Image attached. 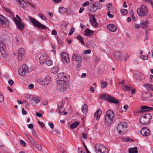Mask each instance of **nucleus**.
Instances as JSON below:
<instances>
[{"mask_svg": "<svg viewBox=\"0 0 153 153\" xmlns=\"http://www.w3.org/2000/svg\"><path fill=\"white\" fill-rule=\"evenodd\" d=\"M114 112L111 110H108L106 112L105 117L104 123L105 125H110L113 122L114 118Z\"/></svg>", "mask_w": 153, "mask_h": 153, "instance_id": "nucleus-1", "label": "nucleus"}, {"mask_svg": "<svg viewBox=\"0 0 153 153\" xmlns=\"http://www.w3.org/2000/svg\"><path fill=\"white\" fill-rule=\"evenodd\" d=\"M151 118L152 115L148 113L143 115L140 118L139 121L141 124L146 125L149 122Z\"/></svg>", "mask_w": 153, "mask_h": 153, "instance_id": "nucleus-2", "label": "nucleus"}, {"mask_svg": "<svg viewBox=\"0 0 153 153\" xmlns=\"http://www.w3.org/2000/svg\"><path fill=\"white\" fill-rule=\"evenodd\" d=\"M100 97L101 98L111 102L115 104H118L119 103L118 100L114 98L109 94H102L100 96Z\"/></svg>", "mask_w": 153, "mask_h": 153, "instance_id": "nucleus-3", "label": "nucleus"}, {"mask_svg": "<svg viewBox=\"0 0 153 153\" xmlns=\"http://www.w3.org/2000/svg\"><path fill=\"white\" fill-rule=\"evenodd\" d=\"M127 123L125 122H120L117 127V130L119 133L124 134L126 132V128L127 126Z\"/></svg>", "mask_w": 153, "mask_h": 153, "instance_id": "nucleus-4", "label": "nucleus"}, {"mask_svg": "<svg viewBox=\"0 0 153 153\" xmlns=\"http://www.w3.org/2000/svg\"><path fill=\"white\" fill-rule=\"evenodd\" d=\"M95 149L97 152L100 153H108V149L104 146L100 144L95 145Z\"/></svg>", "mask_w": 153, "mask_h": 153, "instance_id": "nucleus-5", "label": "nucleus"}, {"mask_svg": "<svg viewBox=\"0 0 153 153\" xmlns=\"http://www.w3.org/2000/svg\"><path fill=\"white\" fill-rule=\"evenodd\" d=\"M148 10L145 5H142L137 10L138 16H146L148 15Z\"/></svg>", "mask_w": 153, "mask_h": 153, "instance_id": "nucleus-6", "label": "nucleus"}, {"mask_svg": "<svg viewBox=\"0 0 153 153\" xmlns=\"http://www.w3.org/2000/svg\"><path fill=\"white\" fill-rule=\"evenodd\" d=\"M29 18L30 19V20L32 24L37 27L41 28L42 29L44 30L48 29V28L46 26L42 24L35 19L31 17H30Z\"/></svg>", "mask_w": 153, "mask_h": 153, "instance_id": "nucleus-7", "label": "nucleus"}, {"mask_svg": "<svg viewBox=\"0 0 153 153\" xmlns=\"http://www.w3.org/2000/svg\"><path fill=\"white\" fill-rule=\"evenodd\" d=\"M57 77L56 80L57 84H61L65 82V81L66 79V76L64 75L63 73L58 74L57 75Z\"/></svg>", "mask_w": 153, "mask_h": 153, "instance_id": "nucleus-8", "label": "nucleus"}, {"mask_svg": "<svg viewBox=\"0 0 153 153\" xmlns=\"http://www.w3.org/2000/svg\"><path fill=\"white\" fill-rule=\"evenodd\" d=\"M19 74L21 76H24L29 72V69L26 64H23L19 70Z\"/></svg>", "mask_w": 153, "mask_h": 153, "instance_id": "nucleus-9", "label": "nucleus"}, {"mask_svg": "<svg viewBox=\"0 0 153 153\" xmlns=\"http://www.w3.org/2000/svg\"><path fill=\"white\" fill-rule=\"evenodd\" d=\"M0 23L5 27H7L9 26V22L8 20L1 15H0Z\"/></svg>", "mask_w": 153, "mask_h": 153, "instance_id": "nucleus-10", "label": "nucleus"}, {"mask_svg": "<svg viewBox=\"0 0 153 153\" xmlns=\"http://www.w3.org/2000/svg\"><path fill=\"white\" fill-rule=\"evenodd\" d=\"M13 21L15 22L17 28L20 30L23 29L25 27L24 24L22 23V21H18L15 17L13 18Z\"/></svg>", "mask_w": 153, "mask_h": 153, "instance_id": "nucleus-11", "label": "nucleus"}, {"mask_svg": "<svg viewBox=\"0 0 153 153\" xmlns=\"http://www.w3.org/2000/svg\"><path fill=\"white\" fill-rule=\"evenodd\" d=\"M61 57L62 61L64 63H68L70 62L69 56L67 53H62L61 54Z\"/></svg>", "mask_w": 153, "mask_h": 153, "instance_id": "nucleus-12", "label": "nucleus"}, {"mask_svg": "<svg viewBox=\"0 0 153 153\" xmlns=\"http://www.w3.org/2000/svg\"><path fill=\"white\" fill-rule=\"evenodd\" d=\"M140 110L137 111V113L138 114L141 112L148 111L153 110V108L147 106H143L140 107Z\"/></svg>", "mask_w": 153, "mask_h": 153, "instance_id": "nucleus-13", "label": "nucleus"}, {"mask_svg": "<svg viewBox=\"0 0 153 153\" xmlns=\"http://www.w3.org/2000/svg\"><path fill=\"white\" fill-rule=\"evenodd\" d=\"M25 52L23 48H19L18 51V58L19 61H21L22 59V56H24Z\"/></svg>", "mask_w": 153, "mask_h": 153, "instance_id": "nucleus-14", "label": "nucleus"}, {"mask_svg": "<svg viewBox=\"0 0 153 153\" xmlns=\"http://www.w3.org/2000/svg\"><path fill=\"white\" fill-rule=\"evenodd\" d=\"M73 59L76 61V63H81L82 61V58L77 53H75L72 56Z\"/></svg>", "mask_w": 153, "mask_h": 153, "instance_id": "nucleus-15", "label": "nucleus"}, {"mask_svg": "<svg viewBox=\"0 0 153 153\" xmlns=\"http://www.w3.org/2000/svg\"><path fill=\"white\" fill-rule=\"evenodd\" d=\"M48 56L47 54H44L42 55L39 58V62L41 64H44L45 62L48 59Z\"/></svg>", "mask_w": 153, "mask_h": 153, "instance_id": "nucleus-16", "label": "nucleus"}, {"mask_svg": "<svg viewBox=\"0 0 153 153\" xmlns=\"http://www.w3.org/2000/svg\"><path fill=\"white\" fill-rule=\"evenodd\" d=\"M149 131L146 127H144L141 129L140 131L141 134L144 136H147L149 135Z\"/></svg>", "mask_w": 153, "mask_h": 153, "instance_id": "nucleus-17", "label": "nucleus"}, {"mask_svg": "<svg viewBox=\"0 0 153 153\" xmlns=\"http://www.w3.org/2000/svg\"><path fill=\"white\" fill-rule=\"evenodd\" d=\"M50 81V77L49 76H47L45 79H42L41 84L43 85H48Z\"/></svg>", "mask_w": 153, "mask_h": 153, "instance_id": "nucleus-18", "label": "nucleus"}, {"mask_svg": "<svg viewBox=\"0 0 153 153\" xmlns=\"http://www.w3.org/2000/svg\"><path fill=\"white\" fill-rule=\"evenodd\" d=\"M91 24L93 26L95 27H97L98 24L96 22V19L94 15H92L91 16V19L90 20Z\"/></svg>", "mask_w": 153, "mask_h": 153, "instance_id": "nucleus-19", "label": "nucleus"}, {"mask_svg": "<svg viewBox=\"0 0 153 153\" xmlns=\"http://www.w3.org/2000/svg\"><path fill=\"white\" fill-rule=\"evenodd\" d=\"M102 111L100 109H98L96 111L95 113L94 114V117H96V119L98 121L99 120L100 116L102 114Z\"/></svg>", "mask_w": 153, "mask_h": 153, "instance_id": "nucleus-20", "label": "nucleus"}, {"mask_svg": "<svg viewBox=\"0 0 153 153\" xmlns=\"http://www.w3.org/2000/svg\"><path fill=\"white\" fill-rule=\"evenodd\" d=\"M107 28L110 31L114 32L117 29L116 27L113 24H109L107 25Z\"/></svg>", "mask_w": 153, "mask_h": 153, "instance_id": "nucleus-21", "label": "nucleus"}, {"mask_svg": "<svg viewBox=\"0 0 153 153\" xmlns=\"http://www.w3.org/2000/svg\"><path fill=\"white\" fill-rule=\"evenodd\" d=\"M59 84L61 85L60 90L61 91H64L66 90L68 87V84L66 82L65 80V81L64 83Z\"/></svg>", "mask_w": 153, "mask_h": 153, "instance_id": "nucleus-22", "label": "nucleus"}, {"mask_svg": "<svg viewBox=\"0 0 153 153\" xmlns=\"http://www.w3.org/2000/svg\"><path fill=\"white\" fill-rule=\"evenodd\" d=\"M84 32H85V35L90 36H91L94 33L93 31L90 30L89 29H87L85 30Z\"/></svg>", "mask_w": 153, "mask_h": 153, "instance_id": "nucleus-23", "label": "nucleus"}, {"mask_svg": "<svg viewBox=\"0 0 153 153\" xmlns=\"http://www.w3.org/2000/svg\"><path fill=\"white\" fill-rule=\"evenodd\" d=\"M0 52L1 54V55L2 57L4 59H6L8 58V54L7 52L5 51L4 49L1 50L0 51Z\"/></svg>", "mask_w": 153, "mask_h": 153, "instance_id": "nucleus-24", "label": "nucleus"}, {"mask_svg": "<svg viewBox=\"0 0 153 153\" xmlns=\"http://www.w3.org/2000/svg\"><path fill=\"white\" fill-rule=\"evenodd\" d=\"M100 7H97L92 4V6L90 7V10L91 12L94 13L98 9H100Z\"/></svg>", "mask_w": 153, "mask_h": 153, "instance_id": "nucleus-25", "label": "nucleus"}, {"mask_svg": "<svg viewBox=\"0 0 153 153\" xmlns=\"http://www.w3.org/2000/svg\"><path fill=\"white\" fill-rule=\"evenodd\" d=\"M144 86L147 89L150 91H153V87L152 85L151 84H146L144 85Z\"/></svg>", "mask_w": 153, "mask_h": 153, "instance_id": "nucleus-26", "label": "nucleus"}, {"mask_svg": "<svg viewBox=\"0 0 153 153\" xmlns=\"http://www.w3.org/2000/svg\"><path fill=\"white\" fill-rule=\"evenodd\" d=\"M81 110L84 113H86L88 111V107L87 105L85 104L82 106Z\"/></svg>", "mask_w": 153, "mask_h": 153, "instance_id": "nucleus-27", "label": "nucleus"}, {"mask_svg": "<svg viewBox=\"0 0 153 153\" xmlns=\"http://www.w3.org/2000/svg\"><path fill=\"white\" fill-rule=\"evenodd\" d=\"M79 122L77 121L70 125V127L71 128L73 129L76 127L79 124Z\"/></svg>", "mask_w": 153, "mask_h": 153, "instance_id": "nucleus-28", "label": "nucleus"}, {"mask_svg": "<svg viewBox=\"0 0 153 153\" xmlns=\"http://www.w3.org/2000/svg\"><path fill=\"white\" fill-rule=\"evenodd\" d=\"M67 9L63 7H60L59 9V12L61 13H64L67 11Z\"/></svg>", "mask_w": 153, "mask_h": 153, "instance_id": "nucleus-29", "label": "nucleus"}, {"mask_svg": "<svg viewBox=\"0 0 153 153\" xmlns=\"http://www.w3.org/2000/svg\"><path fill=\"white\" fill-rule=\"evenodd\" d=\"M147 27V23L146 21H143L141 23L140 27L142 28H145Z\"/></svg>", "mask_w": 153, "mask_h": 153, "instance_id": "nucleus-30", "label": "nucleus"}, {"mask_svg": "<svg viewBox=\"0 0 153 153\" xmlns=\"http://www.w3.org/2000/svg\"><path fill=\"white\" fill-rule=\"evenodd\" d=\"M138 152L137 147L130 148L129 149V153H137Z\"/></svg>", "mask_w": 153, "mask_h": 153, "instance_id": "nucleus-31", "label": "nucleus"}, {"mask_svg": "<svg viewBox=\"0 0 153 153\" xmlns=\"http://www.w3.org/2000/svg\"><path fill=\"white\" fill-rule=\"evenodd\" d=\"M77 38L79 41V42L81 43L82 45L84 44V40L83 38L80 36H78L77 37Z\"/></svg>", "mask_w": 153, "mask_h": 153, "instance_id": "nucleus-32", "label": "nucleus"}, {"mask_svg": "<svg viewBox=\"0 0 153 153\" xmlns=\"http://www.w3.org/2000/svg\"><path fill=\"white\" fill-rule=\"evenodd\" d=\"M58 71V68L57 67H53L51 70V71L52 73L55 74L57 73Z\"/></svg>", "mask_w": 153, "mask_h": 153, "instance_id": "nucleus-33", "label": "nucleus"}, {"mask_svg": "<svg viewBox=\"0 0 153 153\" xmlns=\"http://www.w3.org/2000/svg\"><path fill=\"white\" fill-rule=\"evenodd\" d=\"M17 1L22 7H24L25 6V4H26V3L23 0H17Z\"/></svg>", "mask_w": 153, "mask_h": 153, "instance_id": "nucleus-34", "label": "nucleus"}, {"mask_svg": "<svg viewBox=\"0 0 153 153\" xmlns=\"http://www.w3.org/2000/svg\"><path fill=\"white\" fill-rule=\"evenodd\" d=\"M115 56L116 57L117 59L118 60L120 59H121V57L120 55V53L118 52H115L114 53Z\"/></svg>", "mask_w": 153, "mask_h": 153, "instance_id": "nucleus-35", "label": "nucleus"}, {"mask_svg": "<svg viewBox=\"0 0 153 153\" xmlns=\"http://www.w3.org/2000/svg\"><path fill=\"white\" fill-rule=\"evenodd\" d=\"M33 144H34V146L36 148V149L39 150H41L42 149V148L41 146L40 145L36 144L35 142V143H33Z\"/></svg>", "mask_w": 153, "mask_h": 153, "instance_id": "nucleus-36", "label": "nucleus"}, {"mask_svg": "<svg viewBox=\"0 0 153 153\" xmlns=\"http://www.w3.org/2000/svg\"><path fill=\"white\" fill-rule=\"evenodd\" d=\"M120 12L121 14L123 15H126L128 11L127 9H122L120 10Z\"/></svg>", "mask_w": 153, "mask_h": 153, "instance_id": "nucleus-37", "label": "nucleus"}, {"mask_svg": "<svg viewBox=\"0 0 153 153\" xmlns=\"http://www.w3.org/2000/svg\"><path fill=\"white\" fill-rule=\"evenodd\" d=\"M27 137L31 143H35V141L34 140L31 136H30L29 134H27Z\"/></svg>", "mask_w": 153, "mask_h": 153, "instance_id": "nucleus-38", "label": "nucleus"}, {"mask_svg": "<svg viewBox=\"0 0 153 153\" xmlns=\"http://www.w3.org/2000/svg\"><path fill=\"white\" fill-rule=\"evenodd\" d=\"M5 48V45L2 42H0V51L4 49Z\"/></svg>", "mask_w": 153, "mask_h": 153, "instance_id": "nucleus-39", "label": "nucleus"}, {"mask_svg": "<svg viewBox=\"0 0 153 153\" xmlns=\"http://www.w3.org/2000/svg\"><path fill=\"white\" fill-rule=\"evenodd\" d=\"M32 101L33 102H35L36 103L39 102L40 101L39 98L36 97H33L32 99Z\"/></svg>", "mask_w": 153, "mask_h": 153, "instance_id": "nucleus-40", "label": "nucleus"}, {"mask_svg": "<svg viewBox=\"0 0 153 153\" xmlns=\"http://www.w3.org/2000/svg\"><path fill=\"white\" fill-rule=\"evenodd\" d=\"M46 64L48 66H51L53 64V62L51 60H49L46 62Z\"/></svg>", "mask_w": 153, "mask_h": 153, "instance_id": "nucleus-41", "label": "nucleus"}, {"mask_svg": "<svg viewBox=\"0 0 153 153\" xmlns=\"http://www.w3.org/2000/svg\"><path fill=\"white\" fill-rule=\"evenodd\" d=\"M112 5V4L108 3L106 4V7L108 8L109 10H111V7Z\"/></svg>", "mask_w": 153, "mask_h": 153, "instance_id": "nucleus-42", "label": "nucleus"}, {"mask_svg": "<svg viewBox=\"0 0 153 153\" xmlns=\"http://www.w3.org/2000/svg\"><path fill=\"white\" fill-rule=\"evenodd\" d=\"M107 82H101V87L102 88L106 87L107 85Z\"/></svg>", "mask_w": 153, "mask_h": 153, "instance_id": "nucleus-43", "label": "nucleus"}, {"mask_svg": "<svg viewBox=\"0 0 153 153\" xmlns=\"http://www.w3.org/2000/svg\"><path fill=\"white\" fill-rule=\"evenodd\" d=\"M62 105L63 102L62 101L59 102L57 103V105L58 108L63 107Z\"/></svg>", "mask_w": 153, "mask_h": 153, "instance_id": "nucleus-44", "label": "nucleus"}, {"mask_svg": "<svg viewBox=\"0 0 153 153\" xmlns=\"http://www.w3.org/2000/svg\"><path fill=\"white\" fill-rule=\"evenodd\" d=\"M75 30V28L74 27L71 28V31H70L69 33H68V35L69 36L71 35L72 34L73 32Z\"/></svg>", "mask_w": 153, "mask_h": 153, "instance_id": "nucleus-45", "label": "nucleus"}, {"mask_svg": "<svg viewBox=\"0 0 153 153\" xmlns=\"http://www.w3.org/2000/svg\"><path fill=\"white\" fill-rule=\"evenodd\" d=\"M140 57L143 60H147L148 59V56L141 55L140 56Z\"/></svg>", "mask_w": 153, "mask_h": 153, "instance_id": "nucleus-46", "label": "nucleus"}, {"mask_svg": "<svg viewBox=\"0 0 153 153\" xmlns=\"http://www.w3.org/2000/svg\"><path fill=\"white\" fill-rule=\"evenodd\" d=\"M59 111L60 113H62L63 112H64L65 111L64 108L63 107L59 108Z\"/></svg>", "mask_w": 153, "mask_h": 153, "instance_id": "nucleus-47", "label": "nucleus"}, {"mask_svg": "<svg viewBox=\"0 0 153 153\" xmlns=\"http://www.w3.org/2000/svg\"><path fill=\"white\" fill-rule=\"evenodd\" d=\"M20 143L24 147L26 146V143L25 141L22 140H20Z\"/></svg>", "mask_w": 153, "mask_h": 153, "instance_id": "nucleus-48", "label": "nucleus"}, {"mask_svg": "<svg viewBox=\"0 0 153 153\" xmlns=\"http://www.w3.org/2000/svg\"><path fill=\"white\" fill-rule=\"evenodd\" d=\"M124 90L126 91H129L130 89V87L127 85L124 86Z\"/></svg>", "mask_w": 153, "mask_h": 153, "instance_id": "nucleus-49", "label": "nucleus"}, {"mask_svg": "<svg viewBox=\"0 0 153 153\" xmlns=\"http://www.w3.org/2000/svg\"><path fill=\"white\" fill-rule=\"evenodd\" d=\"M107 14L108 17L110 18H112L114 16V15L110 14V12L109 11L107 13Z\"/></svg>", "mask_w": 153, "mask_h": 153, "instance_id": "nucleus-50", "label": "nucleus"}, {"mask_svg": "<svg viewBox=\"0 0 153 153\" xmlns=\"http://www.w3.org/2000/svg\"><path fill=\"white\" fill-rule=\"evenodd\" d=\"M4 101V97L1 93H0V102H2Z\"/></svg>", "mask_w": 153, "mask_h": 153, "instance_id": "nucleus-51", "label": "nucleus"}, {"mask_svg": "<svg viewBox=\"0 0 153 153\" xmlns=\"http://www.w3.org/2000/svg\"><path fill=\"white\" fill-rule=\"evenodd\" d=\"M89 4V2L88 1H86L82 4V6L83 7H85L86 6L88 5Z\"/></svg>", "mask_w": 153, "mask_h": 153, "instance_id": "nucleus-52", "label": "nucleus"}, {"mask_svg": "<svg viewBox=\"0 0 153 153\" xmlns=\"http://www.w3.org/2000/svg\"><path fill=\"white\" fill-rule=\"evenodd\" d=\"M8 83L9 84H10L11 85H13L14 84V81L11 79H10L8 81Z\"/></svg>", "mask_w": 153, "mask_h": 153, "instance_id": "nucleus-53", "label": "nucleus"}, {"mask_svg": "<svg viewBox=\"0 0 153 153\" xmlns=\"http://www.w3.org/2000/svg\"><path fill=\"white\" fill-rule=\"evenodd\" d=\"M91 51L90 49L86 50L85 51L84 53L86 54H90L91 53Z\"/></svg>", "mask_w": 153, "mask_h": 153, "instance_id": "nucleus-54", "label": "nucleus"}, {"mask_svg": "<svg viewBox=\"0 0 153 153\" xmlns=\"http://www.w3.org/2000/svg\"><path fill=\"white\" fill-rule=\"evenodd\" d=\"M39 125L42 127H44L45 126V124L44 123L42 122H41L39 121H38Z\"/></svg>", "mask_w": 153, "mask_h": 153, "instance_id": "nucleus-55", "label": "nucleus"}, {"mask_svg": "<svg viewBox=\"0 0 153 153\" xmlns=\"http://www.w3.org/2000/svg\"><path fill=\"white\" fill-rule=\"evenodd\" d=\"M22 112L23 114L26 115L27 114V112L25 111L24 108H22Z\"/></svg>", "mask_w": 153, "mask_h": 153, "instance_id": "nucleus-56", "label": "nucleus"}, {"mask_svg": "<svg viewBox=\"0 0 153 153\" xmlns=\"http://www.w3.org/2000/svg\"><path fill=\"white\" fill-rule=\"evenodd\" d=\"M52 35H56L57 34L56 31L55 30H53L51 32Z\"/></svg>", "mask_w": 153, "mask_h": 153, "instance_id": "nucleus-57", "label": "nucleus"}, {"mask_svg": "<svg viewBox=\"0 0 153 153\" xmlns=\"http://www.w3.org/2000/svg\"><path fill=\"white\" fill-rule=\"evenodd\" d=\"M48 125L51 128L53 129L54 128V125L53 124V123H48Z\"/></svg>", "mask_w": 153, "mask_h": 153, "instance_id": "nucleus-58", "label": "nucleus"}, {"mask_svg": "<svg viewBox=\"0 0 153 153\" xmlns=\"http://www.w3.org/2000/svg\"><path fill=\"white\" fill-rule=\"evenodd\" d=\"M131 15V17L133 19H134L135 18V16L134 15V13L133 11H132L131 10V11L130 13Z\"/></svg>", "mask_w": 153, "mask_h": 153, "instance_id": "nucleus-59", "label": "nucleus"}, {"mask_svg": "<svg viewBox=\"0 0 153 153\" xmlns=\"http://www.w3.org/2000/svg\"><path fill=\"white\" fill-rule=\"evenodd\" d=\"M36 115L39 117H41L42 116V114L39 112L36 113Z\"/></svg>", "mask_w": 153, "mask_h": 153, "instance_id": "nucleus-60", "label": "nucleus"}, {"mask_svg": "<svg viewBox=\"0 0 153 153\" xmlns=\"http://www.w3.org/2000/svg\"><path fill=\"white\" fill-rule=\"evenodd\" d=\"M82 137L84 138V139H87V134L85 133H82Z\"/></svg>", "mask_w": 153, "mask_h": 153, "instance_id": "nucleus-61", "label": "nucleus"}, {"mask_svg": "<svg viewBox=\"0 0 153 153\" xmlns=\"http://www.w3.org/2000/svg\"><path fill=\"white\" fill-rule=\"evenodd\" d=\"M130 139H129L128 138H124L123 139V140L125 141H131Z\"/></svg>", "mask_w": 153, "mask_h": 153, "instance_id": "nucleus-62", "label": "nucleus"}, {"mask_svg": "<svg viewBox=\"0 0 153 153\" xmlns=\"http://www.w3.org/2000/svg\"><path fill=\"white\" fill-rule=\"evenodd\" d=\"M34 87V85L33 84H30L28 86V88L29 89H32Z\"/></svg>", "mask_w": 153, "mask_h": 153, "instance_id": "nucleus-63", "label": "nucleus"}, {"mask_svg": "<svg viewBox=\"0 0 153 153\" xmlns=\"http://www.w3.org/2000/svg\"><path fill=\"white\" fill-rule=\"evenodd\" d=\"M28 127L30 129H33V126L32 124H30L28 126Z\"/></svg>", "mask_w": 153, "mask_h": 153, "instance_id": "nucleus-64", "label": "nucleus"}]
</instances>
